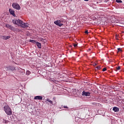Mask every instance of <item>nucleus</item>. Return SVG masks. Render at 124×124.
I'll return each mask as SVG.
<instances>
[{"mask_svg":"<svg viewBox=\"0 0 124 124\" xmlns=\"http://www.w3.org/2000/svg\"><path fill=\"white\" fill-rule=\"evenodd\" d=\"M12 22L15 25H17V26H20L22 28H29V26H30V24L28 23H25L19 19H13Z\"/></svg>","mask_w":124,"mask_h":124,"instance_id":"f257e3e1","label":"nucleus"},{"mask_svg":"<svg viewBox=\"0 0 124 124\" xmlns=\"http://www.w3.org/2000/svg\"><path fill=\"white\" fill-rule=\"evenodd\" d=\"M4 111H5L6 114L10 116L12 115V110L10 108V107L7 105V104H5V105L3 107Z\"/></svg>","mask_w":124,"mask_h":124,"instance_id":"f03ea898","label":"nucleus"},{"mask_svg":"<svg viewBox=\"0 0 124 124\" xmlns=\"http://www.w3.org/2000/svg\"><path fill=\"white\" fill-rule=\"evenodd\" d=\"M12 5L13 8H14L15 9H16V10H20V9H21V7H20V5L17 3H13Z\"/></svg>","mask_w":124,"mask_h":124,"instance_id":"7ed1b4c3","label":"nucleus"},{"mask_svg":"<svg viewBox=\"0 0 124 124\" xmlns=\"http://www.w3.org/2000/svg\"><path fill=\"white\" fill-rule=\"evenodd\" d=\"M54 23L55 25L58 26V27H62V26H63V24L62 23L60 20L55 21Z\"/></svg>","mask_w":124,"mask_h":124,"instance_id":"20e7f679","label":"nucleus"},{"mask_svg":"<svg viewBox=\"0 0 124 124\" xmlns=\"http://www.w3.org/2000/svg\"><path fill=\"white\" fill-rule=\"evenodd\" d=\"M5 27L7 28L8 29H9V30H11V31H15V28H14L13 26L10 24H6Z\"/></svg>","mask_w":124,"mask_h":124,"instance_id":"39448f33","label":"nucleus"},{"mask_svg":"<svg viewBox=\"0 0 124 124\" xmlns=\"http://www.w3.org/2000/svg\"><path fill=\"white\" fill-rule=\"evenodd\" d=\"M17 70H18V72H19L21 75H24L26 73V72H25V69L17 68Z\"/></svg>","mask_w":124,"mask_h":124,"instance_id":"423d86ee","label":"nucleus"},{"mask_svg":"<svg viewBox=\"0 0 124 124\" xmlns=\"http://www.w3.org/2000/svg\"><path fill=\"white\" fill-rule=\"evenodd\" d=\"M82 95L84 96H91V93L90 92H86L85 91L82 92Z\"/></svg>","mask_w":124,"mask_h":124,"instance_id":"0eeeda50","label":"nucleus"},{"mask_svg":"<svg viewBox=\"0 0 124 124\" xmlns=\"http://www.w3.org/2000/svg\"><path fill=\"white\" fill-rule=\"evenodd\" d=\"M9 12H10V14H11V15H13V16H14V17L16 16L15 15V11L12 10V9H9Z\"/></svg>","mask_w":124,"mask_h":124,"instance_id":"6e6552de","label":"nucleus"},{"mask_svg":"<svg viewBox=\"0 0 124 124\" xmlns=\"http://www.w3.org/2000/svg\"><path fill=\"white\" fill-rule=\"evenodd\" d=\"M8 69H9V70H11V71H14V70H17V69H16V68H15V67L14 66H9L8 67Z\"/></svg>","mask_w":124,"mask_h":124,"instance_id":"1a4fd4ad","label":"nucleus"},{"mask_svg":"<svg viewBox=\"0 0 124 124\" xmlns=\"http://www.w3.org/2000/svg\"><path fill=\"white\" fill-rule=\"evenodd\" d=\"M42 96H36L34 97V99H38L39 100H42Z\"/></svg>","mask_w":124,"mask_h":124,"instance_id":"9d476101","label":"nucleus"},{"mask_svg":"<svg viewBox=\"0 0 124 124\" xmlns=\"http://www.w3.org/2000/svg\"><path fill=\"white\" fill-rule=\"evenodd\" d=\"M113 111H114V112H119L120 111V108H119L117 107H115L112 109Z\"/></svg>","mask_w":124,"mask_h":124,"instance_id":"9b49d317","label":"nucleus"},{"mask_svg":"<svg viewBox=\"0 0 124 124\" xmlns=\"http://www.w3.org/2000/svg\"><path fill=\"white\" fill-rule=\"evenodd\" d=\"M10 38V36H2V39H3L4 40H7V39H9Z\"/></svg>","mask_w":124,"mask_h":124,"instance_id":"f8f14e48","label":"nucleus"},{"mask_svg":"<svg viewBox=\"0 0 124 124\" xmlns=\"http://www.w3.org/2000/svg\"><path fill=\"white\" fill-rule=\"evenodd\" d=\"M36 45H37L38 48H39V49H41V43L38 42H37L36 43Z\"/></svg>","mask_w":124,"mask_h":124,"instance_id":"ddd939ff","label":"nucleus"},{"mask_svg":"<svg viewBox=\"0 0 124 124\" xmlns=\"http://www.w3.org/2000/svg\"><path fill=\"white\" fill-rule=\"evenodd\" d=\"M60 20V22H61V23H65L66 21L65 19H64V18L62 17Z\"/></svg>","mask_w":124,"mask_h":124,"instance_id":"4468645a","label":"nucleus"},{"mask_svg":"<svg viewBox=\"0 0 124 124\" xmlns=\"http://www.w3.org/2000/svg\"><path fill=\"white\" fill-rule=\"evenodd\" d=\"M46 101H48V102H49L50 104H52V105H53V101L50 100V99L47 98L46 99Z\"/></svg>","mask_w":124,"mask_h":124,"instance_id":"2eb2a0df","label":"nucleus"},{"mask_svg":"<svg viewBox=\"0 0 124 124\" xmlns=\"http://www.w3.org/2000/svg\"><path fill=\"white\" fill-rule=\"evenodd\" d=\"M3 123H4V124H8V123H9V121L8 120L3 119Z\"/></svg>","mask_w":124,"mask_h":124,"instance_id":"dca6fc26","label":"nucleus"},{"mask_svg":"<svg viewBox=\"0 0 124 124\" xmlns=\"http://www.w3.org/2000/svg\"><path fill=\"white\" fill-rule=\"evenodd\" d=\"M30 42H31L32 43H36H36L37 42H36V41H35L34 40H30Z\"/></svg>","mask_w":124,"mask_h":124,"instance_id":"f3484780","label":"nucleus"},{"mask_svg":"<svg viewBox=\"0 0 124 124\" xmlns=\"http://www.w3.org/2000/svg\"><path fill=\"white\" fill-rule=\"evenodd\" d=\"M116 1L118 3H122L123 1H122L121 0H116Z\"/></svg>","mask_w":124,"mask_h":124,"instance_id":"a211bd4d","label":"nucleus"},{"mask_svg":"<svg viewBox=\"0 0 124 124\" xmlns=\"http://www.w3.org/2000/svg\"><path fill=\"white\" fill-rule=\"evenodd\" d=\"M30 74H31V71H26V75H30Z\"/></svg>","mask_w":124,"mask_h":124,"instance_id":"6ab92c4d","label":"nucleus"},{"mask_svg":"<svg viewBox=\"0 0 124 124\" xmlns=\"http://www.w3.org/2000/svg\"><path fill=\"white\" fill-rule=\"evenodd\" d=\"M117 50H118V52H122V51H123V50H122V48H117Z\"/></svg>","mask_w":124,"mask_h":124,"instance_id":"aec40b11","label":"nucleus"},{"mask_svg":"<svg viewBox=\"0 0 124 124\" xmlns=\"http://www.w3.org/2000/svg\"><path fill=\"white\" fill-rule=\"evenodd\" d=\"M117 70H120L121 69V66H118L116 67Z\"/></svg>","mask_w":124,"mask_h":124,"instance_id":"412c9836","label":"nucleus"},{"mask_svg":"<svg viewBox=\"0 0 124 124\" xmlns=\"http://www.w3.org/2000/svg\"><path fill=\"white\" fill-rule=\"evenodd\" d=\"M63 108H64V109H68V107L66 106H63Z\"/></svg>","mask_w":124,"mask_h":124,"instance_id":"4be33fe9","label":"nucleus"},{"mask_svg":"<svg viewBox=\"0 0 124 124\" xmlns=\"http://www.w3.org/2000/svg\"><path fill=\"white\" fill-rule=\"evenodd\" d=\"M106 70H107V69L106 68H104L103 69V71H106Z\"/></svg>","mask_w":124,"mask_h":124,"instance_id":"5701e85b","label":"nucleus"},{"mask_svg":"<svg viewBox=\"0 0 124 124\" xmlns=\"http://www.w3.org/2000/svg\"><path fill=\"white\" fill-rule=\"evenodd\" d=\"M74 47H77V44H74Z\"/></svg>","mask_w":124,"mask_h":124,"instance_id":"b1692460","label":"nucleus"},{"mask_svg":"<svg viewBox=\"0 0 124 124\" xmlns=\"http://www.w3.org/2000/svg\"><path fill=\"white\" fill-rule=\"evenodd\" d=\"M85 33H86L87 34H88L89 33V32L88 31H85Z\"/></svg>","mask_w":124,"mask_h":124,"instance_id":"393cba45","label":"nucleus"},{"mask_svg":"<svg viewBox=\"0 0 124 124\" xmlns=\"http://www.w3.org/2000/svg\"><path fill=\"white\" fill-rule=\"evenodd\" d=\"M97 69H100V66H97Z\"/></svg>","mask_w":124,"mask_h":124,"instance_id":"a878e982","label":"nucleus"},{"mask_svg":"<svg viewBox=\"0 0 124 124\" xmlns=\"http://www.w3.org/2000/svg\"><path fill=\"white\" fill-rule=\"evenodd\" d=\"M92 105H96V103H92Z\"/></svg>","mask_w":124,"mask_h":124,"instance_id":"bb28decb","label":"nucleus"},{"mask_svg":"<svg viewBox=\"0 0 124 124\" xmlns=\"http://www.w3.org/2000/svg\"><path fill=\"white\" fill-rule=\"evenodd\" d=\"M115 38H116V39H117L118 40V36L116 35Z\"/></svg>","mask_w":124,"mask_h":124,"instance_id":"cd10ccee","label":"nucleus"},{"mask_svg":"<svg viewBox=\"0 0 124 124\" xmlns=\"http://www.w3.org/2000/svg\"><path fill=\"white\" fill-rule=\"evenodd\" d=\"M40 40L42 41V40H44V39H43V38H41Z\"/></svg>","mask_w":124,"mask_h":124,"instance_id":"c85d7f7f","label":"nucleus"},{"mask_svg":"<svg viewBox=\"0 0 124 124\" xmlns=\"http://www.w3.org/2000/svg\"><path fill=\"white\" fill-rule=\"evenodd\" d=\"M94 66H95L96 65V63H95L94 64H93Z\"/></svg>","mask_w":124,"mask_h":124,"instance_id":"c756f323","label":"nucleus"},{"mask_svg":"<svg viewBox=\"0 0 124 124\" xmlns=\"http://www.w3.org/2000/svg\"><path fill=\"white\" fill-rule=\"evenodd\" d=\"M85 1H89V0H84Z\"/></svg>","mask_w":124,"mask_h":124,"instance_id":"7c9ffc66","label":"nucleus"},{"mask_svg":"<svg viewBox=\"0 0 124 124\" xmlns=\"http://www.w3.org/2000/svg\"><path fill=\"white\" fill-rule=\"evenodd\" d=\"M56 82H58V81H57V80H55V83H56Z\"/></svg>","mask_w":124,"mask_h":124,"instance_id":"2f4dec72","label":"nucleus"}]
</instances>
